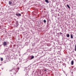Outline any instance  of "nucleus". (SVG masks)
I'll use <instances>...</instances> for the list:
<instances>
[{"instance_id":"1","label":"nucleus","mask_w":76,"mask_h":76,"mask_svg":"<svg viewBox=\"0 0 76 76\" xmlns=\"http://www.w3.org/2000/svg\"><path fill=\"white\" fill-rule=\"evenodd\" d=\"M20 69V68L19 67L18 68V69H17L16 71L15 70H13V71H12L13 74L14 75H15L18 72V70H19V69Z\"/></svg>"},{"instance_id":"6","label":"nucleus","mask_w":76,"mask_h":76,"mask_svg":"<svg viewBox=\"0 0 76 76\" xmlns=\"http://www.w3.org/2000/svg\"><path fill=\"white\" fill-rule=\"evenodd\" d=\"M63 65L64 67H66V64L64 63H63Z\"/></svg>"},{"instance_id":"21","label":"nucleus","mask_w":76,"mask_h":76,"mask_svg":"<svg viewBox=\"0 0 76 76\" xmlns=\"http://www.w3.org/2000/svg\"><path fill=\"white\" fill-rule=\"evenodd\" d=\"M62 37H63V34H62Z\"/></svg>"},{"instance_id":"5","label":"nucleus","mask_w":76,"mask_h":76,"mask_svg":"<svg viewBox=\"0 0 76 76\" xmlns=\"http://www.w3.org/2000/svg\"><path fill=\"white\" fill-rule=\"evenodd\" d=\"M9 4L10 5H11L12 4V2L11 1H9Z\"/></svg>"},{"instance_id":"19","label":"nucleus","mask_w":76,"mask_h":76,"mask_svg":"<svg viewBox=\"0 0 76 76\" xmlns=\"http://www.w3.org/2000/svg\"><path fill=\"white\" fill-rule=\"evenodd\" d=\"M47 22H48V23L49 22V20H47Z\"/></svg>"},{"instance_id":"17","label":"nucleus","mask_w":76,"mask_h":76,"mask_svg":"<svg viewBox=\"0 0 76 76\" xmlns=\"http://www.w3.org/2000/svg\"><path fill=\"white\" fill-rule=\"evenodd\" d=\"M59 34H60V35H63V33H61V32H60Z\"/></svg>"},{"instance_id":"9","label":"nucleus","mask_w":76,"mask_h":76,"mask_svg":"<svg viewBox=\"0 0 76 76\" xmlns=\"http://www.w3.org/2000/svg\"><path fill=\"white\" fill-rule=\"evenodd\" d=\"M34 58V56H32L30 59V60H32V59H33Z\"/></svg>"},{"instance_id":"15","label":"nucleus","mask_w":76,"mask_h":76,"mask_svg":"<svg viewBox=\"0 0 76 76\" xmlns=\"http://www.w3.org/2000/svg\"><path fill=\"white\" fill-rule=\"evenodd\" d=\"M47 45V46H48V47H50V45H51V44H48Z\"/></svg>"},{"instance_id":"12","label":"nucleus","mask_w":76,"mask_h":76,"mask_svg":"<svg viewBox=\"0 0 76 76\" xmlns=\"http://www.w3.org/2000/svg\"><path fill=\"white\" fill-rule=\"evenodd\" d=\"M43 22H44V23H46V22H47V21H46V20H43Z\"/></svg>"},{"instance_id":"7","label":"nucleus","mask_w":76,"mask_h":76,"mask_svg":"<svg viewBox=\"0 0 76 76\" xmlns=\"http://www.w3.org/2000/svg\"><path fill=\"white\" fill-rule=\"evenodd\" d=\"M66 36L67 37V38H69V37H70V35H69V34H67L66 35Z\"/></svg>"},{"instance_id":"10","label":"nucleus","mask_w":76,"mask_h":76,"mask_svg":"<svg viewBox=\"0 0 76 76\" xmlns=\"http://www.w3.org/2000/svg\"><path fill=\"white\" fill-rule=\"evenodd\" d=\"M45 1L46 3H49V1L48 0H45Z\"/></svg>"},{"instance_id":"4","label":"nucleus","mask_w":76,"mask_h":76,"mask_svg":"<svg viewBox=\"0 0 76 76\" xmlns=\"http://www.w3.org/2000/svg\"><path fill=\"white\" fill-rule=\"evenodd\" d=\"M15 15L17 16H21V14L20 13H16L15 14Z\"/></svg>"},{"instance_id":"3","label":"nucleus","mask_w":76,"mask_h":76,"mask_svg":"<svg viewBox=\"0 0 76 76\" xmlns=\"http://www.w3.org/2000/svg\"><path fill=\"white\" fill-rule=\"evenodd\" d=\"M15 24H16V27L18 26L19 25V23H18V21H17L15 22Z\"/></svg>"},{"instance_id":"16","label":"nucleus","mask_w":76,"mask_h":76,"mask_svg":"<svg viewBox=\"0 0 76 76\" xmlns=\"http://www.w3.org/2000/svg\"><path fill=\"white\" fill-rule=\"evenodd\" d=\"M1 61H3V58H1Z\"/></svg>"},{"instance_id":"11","label":"nucleus","mask_w":76,"mask_h":76,"mask_svg":"<svg viewBox=\"0 0 76 76\" xmlns=\"http://www.w3.org/2000/svg\"><path fill=\"white\" fill-rule=\"evenodd\" d=\"M71 39H73V35L72 34L71 35Z\"/></svg>"},{"instance_id":"24","label":"nucleus","mask_w":76,"mask_h":76,"mask_svg":"<svg viewBox=\"0 0 76 76\" xmlns=\"http://www.w3.org/2000/svg\"><path fill=\"white\" fill-rule=\"evenodd\" d=\"M45 71H46V70H45Z\"/></svg>"},{"instance_id":"14","label":"nucleus","mask_w":76,"mask_h":76,"mask_svg":"<svg viewBox=\"0 0 76 76\" xmlns=\"http://www.w3.org/2000/svg\"><path fill=\"white\" fill-rule=\"evenodd\" d=\"M75 51H76V45H75Z\"/></svg>"},{"instance_id":"23","label":"nucleus","mask_w":76,"mask_h":76,"mask_svg":"<svg viewBox=\"0 0 76 76\" xmlns=\"http://www.w3.org/2000/svg\"><path fill=\"white\" fill-rule=\"evenodd\" d=\"M75 69H76V68H75Z\"/></svg>"},{"instance_id":"20","label":"nucleus","mask_w":76,"mask_h":76,"mask_svg":"<svg viewBox=\"0 0 76 76\" xmlns=\"http://www.w3.org/2000/svg\"><path fill=\"white\" fill-rule=\"evenodd\" d=\"M64 39V37H62V39Z\"/></svg>"},{"instance_id":"18","label":"nucleus","mask_w":76,"mask_h":76,"mask_svg":"<svg viewBox=\"0 0 76 76\" xmlns=\"http://www.w3.org/2000/svg\"><path fill=\"white\" fill-rule=\"evenodd\" d=\"M28 54V53H25L24 54V55H27Z\"/></svg>"},{"instance_id":"25","label":"nucleus","mask_w":76,"mask_h":76,"mask_svg":"<svg viewBox=\"0 0 76 76\" xmlns=\"http://www.w3.org/2000/svg\"><path fill=\"white\" fill-rule=\"evenodd\" d=\"M12 70H13V69H12Z\"/></svg>"},{"instance_id":"22","label":"nucleus","mask_w":76,"mask_h":76,"mask_svg":"<svg viewBox=\"0 0 76 76\" xmlns=\"http://www.w3.org/2000/svg\"><path fill=\"white\" fill-rule=\"evenodd\" d=\"M4 63H6V62H4Z\"/></svg>"},{"instance_id":"13","label":"nucleus","mask_w":76,"mask_h":76,"mask_svg":"<svg viewBox=\"0 0 76 76\" xmlns=\"http://www.w3.org/2000/svg\"><path fill=\"white\" fill-rule=\"evenodd\" d=\"M67 7H68V8H69V9H70V6H69V5L68 4H67L66 5Z\"/></svg>"},{"instance_id":"8","label":"nucleus","mask_w":76,"mask_h":76,"mask_svg":"<svg viewBox=\"0 0 76 76\" xmlns=\"http://www.w3.org/2000/svg\"><path fill=\"white\" fill-rule=\"evenodd\" d=\"M74 64V61H71V65H73Z\"/></svg>"},{"instance_id":"2","label":"nucleus","mask_w":76,"mask_h":76,"mask_svg":"<svg viewBox=\"0 0 76 76\" xmlns=\"http://www.w3.org/2000/svg\"><path fill=\"white\" fill-rule=\"evenodd\" d=\"M3 45L4 46H5L7 45V43L6 42H4L3 43Z\"/></svg>"}]
</instances>
